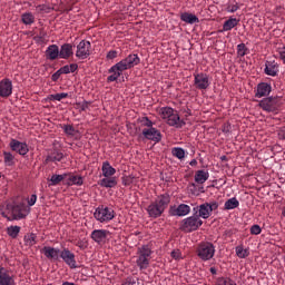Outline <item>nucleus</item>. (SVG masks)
Wrapping results in <instances>:
<instances>
[{"instance_id": "obj_57", "label": "nucleus", "mask_w": 285, "mask_h": 285, "mask_svg": "<svg viewBox=\"0 0 285 285\" xmlns=\"http://www.w3.org/2000/svg\"><path fill=\"white\" fill-rule=\"evenodd\" d=\"M76 246H78V248H81L83 250V248H87L86 243H83V240H79Z\"/></svg>"}, {"instance_id": "obj_64", "label": "nucleus", "mask_w": 285, "mask_h": 285, "mask_svg": "<svg viewBox=\"0 0 285 285\" xmlns=\"http://www.w3.org/2000/svg\"><path fill=\"white\" fill-rule=\"evenodd\" d=\"M191 186H194V187H195V184H191Z\"/></svg>"}, {"instance_id": "obj_29", "label": "nucleus", "mask_w": 285, "mask_h": 285, "mask_svg": "<svg viewBox=\"0 0 285 285\" xmlns=\"http://www.w3.org/2000/svg\"><path fill=\"white\" fill-rule=\"evenodd\" d=\"M180 21L193 26V23H199V18L193 13L184 12L180 14Z\"/></svg>"}, {"instance_id": "obj_9", "label": "nucleus", "mask_w": 285, "mask_h": 285, "mask_svg": "<svg viewBox=\"0 0 285 285\" xmlns=\"http://www.w3.org/2000/svg\"><path fill=\"white\" fill-rule=\"evenodd\" d=\"M9 148L12 150V153H17L21 157H26L28 153H30V148L28 147V144L24 141H19L18 139L11 138L9 142Z\"/></svg>"}, {"instance_id": "obj_50", "label": "nucleus", "mask_w": 285, "mask_h": 285, "mask_svg": "<svg viewBox=\"0 0 285 285\" xmlns=\"http://www.w3.org/2000/svg\"><path fill=\"white\" fill-rule=\"evenodd\" d=\"M37 204V194H32L28 199V206H35Z\"/></svg>"}, {"instance_id": "obj_5", "label": "nucleus", "mask_w": 285, "mask_h": 285, "mask_svg": "<svg viewBox=\"0 0 285 285\" xmlns=\"http://www.w3.org/2000/svg\"><path fill=\"white\" fill-rule=\"evenodd\" d=\"M215 245L210 242H203L196 248V255L200 262H210L215 257Z\"/></svg>"}, {"instance_id": "obj_33", "label": "nucleus", "mask_w": 285, "mask_h": 285, "mask_svg": "<svg viewBox=\"0 0 285 285\" xmlns=\"http://www.w3.org/2000/svg\"><path fill=\"white\" fill-rule=\"evenodd\" d=\"M21 21L24 26H32L35 23V14L32 12H24L21 14Z\"/></svg>"}, {"instance_id": "obj_32", "label": "nucleus", "mask_w": 285, "mask_h": 285, "mask_svg": "<svg viewBox=\"0 0 285 285\" xmlns=\"http://www.w3.org/2000/svg\"><path fill=\"white\" fill-rule=\"evenodd\" d=\"M237 23H239V20L237 18H229L223 24L224 32H228V31L233 30V28L237 27Z\"/></svg>"}, {"instance_id": "obj_55", "label": "nucleus", "mask_w": 285, "mask_h": 285, "mask_svg": "<svg viewBox=\"0 0 285 285\" xmlns=\"http://www.w3.org/2000/svg\"><path fill=\"white\" fill-rule=\"evenodd\" d=\"M230 124H228V122H226V124H224L223 126H222V130H223V132H225V135L226 134H228V132H230Z\"/></svg>"}, {"instance_id": "obj_22", "label": "nucleus", "mask_w": 285, "mask_h": 285, "mask_svg": "<svg viewBox=\"0 0 285 285\" xmlns=\"http://www.w3.org/2000/svg\"><path fill=\"white\" fill-rule=\"evenodd\" d=\"M65 180L67 186H83V177L79 175L68 174Z\"/></svg>"}, {"instance_id": "obj_16", "label": "nucleus", "mask_w": 285, "mask_h": 285, "mask_svg": "<svg viewBox=\"0 0 285 285\" xmlns=\"http://www.w3.org/2000/svg\"><path fill=\"white\" fill-rule=\"evenodd\" d=\"M264 72L268 77H277L279 75V65L275 60H267Z\"/></svg>"}, {"instance_id": "obj_28", "label": "nucleus", "mask_w": 285, "mask_h": 285, "mask_svg": "<svg viewBox=\"0 0 285 285\" xmlns=\"http://www.w3.org/2000/svg\"><path fill=\"white\" fill-rule=\"evenodd\" d=\"M63 159V153H61L59 149H53L46 158V161H52L53 164H57V161H61Z\"/></svg>"}, {"instance_id": "obj_59", "label": "nucleus", "mask_w": 285, "mask_h": 285, "mask_svg": "<svg viewBox=\"0 0 285 285\" xmlns=\"http://www.w3.org/2000/svg\"><path fill=\"white\" fill-rule=\"evenodd\" d=\"M130 284H132V278H127L125 284H122V285H130Z\"/></svg>"}, {"instance_id": "obj_43", "label": "nucleus", "mask_w": 285, "mask_h": 285, "mask_svg": "<svg viewBox=\"0 0 285 285\" xmlns=\"http://www.w3.org/2000/svg\"><path fill=\"white\" fill-rule=\"evenodd\" d=\"M50 101H61V99H68V94H55L49 96Z\"/></svg>"}, {"instance_id": "obj_63", "label": "nucleus", "mask_w": 285, "mask_h": 285, "mask_svg": "<svg viewBox=\"0 0 285 285\" xmlns=\"http://www.w3.org/2000/svg\"><path fill=\"white\" fill-rule=\"evenodd\" d=\"M128 184H129V183H128V181H126V183H125V186H128Z\"/></svg>"}, {"instance_id": "obj_53", "label": "nucleus", "mask_w": 285, "mask_h": 285, "mask_svg": "<svg viewBox=\"0 0 285 285\" xmlns=\"http://www.w3.org/2000/svg\"><path fill=\"white\" fill-rule=\"evenodd\" d=\"M61 75H70V66L66 65L61 67L60 69Z\"/></svg>"}, {"instance_id": "obj_20", "label": "nucleus", "mask_w": 285, "mask_h": 285, "mask_svg": "<svg viewBox=\"0 0 285 285\" xmlns=\"http://www.w3.org/2000/svg\"><path fill=\"white\" fill-rule=\"evenodd\" d=\"M45 55H46V58L49 59V61H55L57 59H60L59 46L50 45L46 49Z\"/></svg>"}, {"instance_id": "obj_30", "label": "nucleus", "mask_w": 285, "mask_h": 285, "mask_svg": "<svg viewBox=\"0 0 285 285\" xmlns=\"http://www.w3.org/2000/svg\"><path fill=\"white\" fill-rule=\"evenodd\" d=\"M136 264L140 268V271H146V268H148V266H150V258L141 256V254H138Z\"/></svg>"}, {"instance_id": "obj_24", "label": "nucleus", "mask_w": 285, "mask_h": 285, "mask_svg": "<svg viewBox=\"0 0 285 285\" xmlns=\"http://www.w3.org/2000/svg\"><path fill=\"white\" fill-rule=\"evenodd\" d=\"M210 177L208 170L199 169L195 173L194 179L196 184H206Z\"/></svg>"}, {"instance_id": "obj_8", "label": "nucleus", "mask_w": 285, "mask_h": 285, "mask_svg": "<svg viewBox=\"0 0 285 285\" xmlns=\"http://www.w3.org/2000/svg\"><path fill=\"white\" fill-rule=\"evenodd\" d=\"M194 87L196 90H208V88H210V78L208 77V73H195Z\"/></svg>"}, {"instance_id": "obj_18", "label": "nucleus", "mask_w": 285, "mask_h": 285, "mask_svg": "<svg viewBox=\"0 0 285 285\" xmlns=\"http://www.w3.org/2000/svg\"><path fill=\"white\" fill-rule=\"evenodd\" d=\"M42 253L47 259H53L55 262H59V258L61 257V250L50 246H45Z\"/></svg>"}, {"instance_id": "obj_35", "label": "nucleus", "mask_w": 285, "mask_h": 285, "mask_svg": "<svg viewBox=\"0 0 285 285\" xmlns=\"http://www.w3.org/2000/svg\"><path fill=\"white\" fill-rule=\"evenodd\" d=\"M68 179V174H62V175H52L50 178L51 186H59L61 181H65Z\"/></svg>"}, {"instance_id": "obj_36", "label": "nucleus", "mask_w": 285, "mask_h": 285, "mask_svg": "<svg viewBox=\"0 0 285 285\" xmlns=\"http://www.w3.org/2000/svg\"><path fill=\"white\" fill-rule=\"evenodd\" d=\"M62 129L67 137H77V134L79 132L72 125H63Z\"/></svg>"}, {"instance_id": "obj_2", "label": "nucleus", "mask_w": 285, "mask_h": 285, "mask_svg": "<svg viewBox=\"0 0 285 285\" xmlns=\"http://www.w3.org/2000/svg\"><path fill=\"white\" fill-rule=\"evenodd\" d=\"M168 204H170V195L163 194L158 196L154 202L149 204L147 207V213L151 219H157L164 215L166 208H168Z\"/></svg>"}, {"instance_id": "obj_23", "label": "nucleus", "mask_w": 285, "mask_h": 285, "mask_svg": "<svg viewBox=\"0 0 285 285\" xmlns=\"http://www.w3.org/2000/svg\"><path fill=\"white\" fill-rule=\"evenodd\" d=\"M60 59H70L75 55V51L72 50V45L65 43L60 47Z\"/></svg>"}, {"instance_id": "obj_1", "label": "nucleus", "mask_w": 285, "mask_h": 285, "mask_svg": "<svg viewBox=\"0 0 285 285\" xmlns=\"http://www.w3.org/2000/svg\"><path fill=\"white\" fill-rule=\"evenodd\" d=\"M141 63V59L136 53H130L122 60L118 61L114 66L108 69L107 83H112L115 81H119V78L126 70H131L135 66H139Z\"/></svg>"}, {"instance_id": "obj_38", "label": "nucleus", "mask_w": 285, "mask_h": 285, "mask_svg": "<svg viewBox=\"0 0 285 285\" xmlns=\"http://www.w3.org/2000/svg\"><path fill=\"white\" fill-rule=\"evenodd\" d=\"M24 244L26 246H35V244H37V234L31 233V234H27L24 235Z\"/></svg>"}, {"instance_id": "obj_42", "label": "nucleus", "mask_w": 285, "mask_h": 285, "mask_svg": "<svg viewBox=\"0 0 285 285\" xmlns=\"http://www.w3.org/2000/svg\"><path fill=\"white\" fill-rule=\"evenodd\" d=\"M248 55V48L245 43L237 45V56L238 57H246Z\"/></svg>"}, {"instance_id": "obj_52", "label": "nucleus", "mask_w": 285, "mask_h": 285, "mask_svg": "<svg viewBox=\"0 0 285 285\" xmlns=\"http://www.w3.org/2000/svg\"><path fill=\"white\" fill-rule=\"evenodd\" d=\"M171 257L173 259H181V252H179V249L173 250Z\"/></svg>"}, {"instance_id": "obj_15", "label": "nucleus", "mask_w": 285, "mask_h": 285, "mask_svg": "<svg viewBox=\"0 0 285 285\" xmlns=\"http://www.w3.org/2000/svg\"><path fill=\"white\" fill-rule=\"evenodd\" d=\"M273 92V86L268 82H261L257 85L255 97L262 99V97H268Z\"/></svg>"}, {"instance_id": "obj_27", "label": "nucleus", "mask_w": 285, "mask_h": 285, "mask_svg": "<svg viewBox=\"0 0 285 285\" xmlns=\"http://www.w3.org/2000/svg\"><path fill=\"white\" fill-rule=\"evenodd\" d=\"M190 213V206L186 204H180L171 215H176L177 217H186Z\"/></svg>"}, {"instance_id": "obj_19", "label": "nucleus", "mask_w": 285, "mask_h": 285, "mask_svg": "<svg viewBox=\"0 0 285 285\" xmlns=\"http://www.w3.org/2000/svg\"><path fill=\"white\" fill-rule=\"evenodd\" d=\"M0 285H17L14 276L6 267H0Z\"/></svg>"}, {"instance_id": "obj_41", "label": "nucleus", "mask_w": 285, "mask_h": 285, "mask_svg": "<svg viewBox=\"0 0 285 285\" xmlns=\"http://www.w3.org/2000/svg\"><path fill=\"white\" fill-rule=\"evenodd\" d=\"M236 255L240 259H246V257H248V255H250V253L248 252V249H245L243 246H237L236 247Z\"/></svg>"}, {"instance_id": "obj_12", "label": "nucleus", "mask_w": 285, "mask_h": 285, "mask_svg": "<svg viewBox=\"0 0 285 285\" xmlns=\"http://www.w3.org/2000/svg\"><path fill=\"white\" fill-rule=\"evenodd\" d=\"M60 259H62V262H65L69 268H77V258L75 253H72L70 249L62 248L60 252Z\"/></svg>"}, {"instance_id": "obj_61", "label": "nucleus", "mask_w": 285, "mask_h": 285, "mask_svg": "<svg viewBox=\"0 0 285 285\" xmlns=\"http://www.w3.org/2000/svg\"><path fill=\"white\" fill-rule=\"evenodd\" d=\"M39 39H43V33H40Z\"/></svg>"}, {"instance_id": "obj_7", "label": "nucleus", "mask_w": 285, "mask_h": 285, "mask_svg": "<svg viewBox=\"0 0 285 285\" xmlns=\"http://www.w3.org/2000/svg\"><path fill=\"white\" fill-rule=\"evenodd\" d=\"M204 220L199 218V216L194 215L189 216L187 218H184L180 223V230L183 233H193L195 230H198L200 226H203Z\"/></svg>"}, {"instance_id": "obj_17", "label": "nucleus", "mask_w": 285, "mask_h": 285, "mask_svg": "<svg viewBox=\"0 0 285 285\" xmlns=\"http://www.w3.org/2000/svg\"><path fill=\"white\" fill-rule=\"evenodd\" d=\"M110 232L107 229H95L90 234V238L96 242V244H104L108 239Z\"/></svg>"}, {"instance_id": "obj_34", "label": "nucleus", "mask_w": 285, "mask_h": 285, "mask_svg": "<svg viewBox=\"0 0 285 285\" xmlns=\"http://www.w3.org/2000/svg\"><path fill=\"white\" fill-rule=\"evenodd\" d=\"M171 155L181 161V159L186 158V150H184L181 147H174L171 149Z\"/></svg>"}, {"instance_id": "obj_40", "label": "nucleus", "mask_w": 285, "mask_h": 285, "mask_svg": "<svg viewBox=\"0 0 285 285\" xmlns=\"http://www.w3.org/2000/svg\"><path fill=\"white\" fill-rule=\"evenodd\" d=\"M4 165L14 166V155L10 151H3Z\"/></svg>"}, {"instance_id": "obj_11", "label": "nucleus", "mask_w": 285, "mask_h": 285, "mask_svg": "<svg viewBox=\"0 0 285 285\" xmlns=\"http://www.w3.org/2000/svg\"><path fill=\"white\" fill-rule=\"evenodd\" d=\"M91 48L92 45L90 43V41L81 40L77 46L76 57L81 60L88 59L90 56Z\"/></svg>"}, {"instance_id": "obj_25", "label": "nucleus", "mask_w": 285, "mask_h": 285, "mask_svg": "<svg viewBox=\"0 0 285 285\" xmlns=\"http://www.w3.org/2000/svg\"><path fill=\"white\" fill-rule=\"evenodd\" d=\"M98 184L101 186V188H115L117 186V177L109 176L100 179Z\"/></svg>"}, {"instance_id": "obj_48", "label": "nucleus", "mask_w": 285, "mask_h": 285, "mask_svg": "<svg viewBox=\"0 0 285 285\" xmlns=\"http://www.w3.org/2000/svg\"><path fill=\"white\" fill-rule=\"evenodd\" d=\"M217 285H237L235 282L230 281L229 278H219L217 281Z\"/></svg>"}, {"instance_id": "obj_37", "label": "nucleus", "mask_w": 285, "mask_h": 285, "mask_svg": "<svg viewBox=\"0 0 285 285\" xmlns=\"http://www.w3.org/2000/svg\"><path fill=\"white\" fill-rule=\"evenodd\" d=\"M7 233L9 235V237H11L12 239H17V237H19V233H21V227L19 226H10L7 228Z\"/></svg>"}, {"instance_id": "obj_45", "label": "nucleus", "mask_w": 285, "mask_h": 285, "mask_svg": "<svg viewBox=\"0 0 285 285\" xmlns=\"http://www.w3.org/2000/svg\"><path fill=\"white\" fill-rule=\"evenodd\" d=\"M226 10L232 13L237 12V10H239V4L237 2L235 3L228 2Z\"/></svg>"}, {"instance_id": "obj_6", "label": "nucleus", "mask_w": 285, "mask_h": 285, "mask_svg": "<svg viewBox=\"0 0 285 285\" xmlns=\"http://www.w3.org/2000/svg\"><path fill=\"white\" fill-rule=\"evenodd\" d=\"M115 209L100 205L96 208L94 213V217L97 222H100V224H108L109 222H112L115 219Z\"/></svg>"}, {"instance_id": "obj_21", "label": "nucleus", "mask_w": 285, "mask_h": 285, "mask_svg": "<svg viewBox=\"0 0 285 285\" xmlns=\"http://www.w3.org/2000/svg\"><path fill=\"white\" fill-rule=\"evenodd\" d=\"M194 212L198 213L197 217H202L203 219H208V217H210L212 215L210 208L208 207V203L195 207Z\"/></svg>"}, {"instance_id": "obj_60", "label": "nucleus", "mask_w": 285, "mask_h": 285, "mask_svg": "<svg viewBox=\"0 0 285 285\" xmlns=\"http://www.w3.org/2000/svg\"><path fill=\"white\" fill-rule=\"evenodd\" d=\"M189 166H197V159H193V160L189 163Z\"/></svg>"}, {"instance_id": "obj_31", "label": "nucleus", "mask_w": 285, "mask_h": 285, "mask_svg": "<svg viewBox=\"0 0 285 285\" xmlns=\"http://www.w3.org/2000/svg\"><path fill=\"white\" fill-rule=\"evenodd\" d=\"M235 208H239V200L236 197L229 198L225 202L224 210H235Z\"/></svg>"}, {"instance_id": "obj_44", "label": "nucleus", "mask_w": 285, "mask_h": 285, "mask_svg": "<svg viewBox=\"0 0 285 285\" xmlns=\"http://www.w3.org/2000/svg\"><path fill=\"white\" fill-rule=\"evenodd\" d=\"M140 124H141V126H145L146 128H153V126H155V122H153V120H149L148 117H142L140 119Z\"/></svg>"}, {"instance_id": "obj_54", "label": "nucleus", "mask_w": 285, "mask_h": 285, "mask_svg": "<svg viewBox=\"0 0 285 285\" xmlns=\"http://www.w3.org/2000/svg\"><path fill=\"white\" fill-rule=\"evenodd\" d=\"M88 108H90V102L88 101H83L81 105H80V110L82 112H86V110H88Z\"/></svg>"}, {"instance_id": "obj_39", "label": "nucleus", "mask_w": 285, "mask_h": 285, "mask_svg": "<svg viewBox=\"0 0 285 285\" xmlns=\"http://www.w3.org/2000/svg\"><path fill=\"white\" fill-rule=\"evenodd\" d=\"M138 255L146 257L147 259H150V256L153 255V250L148 245H144L138 249Z\"/></svg>"}, {"instance_id": "obj_13", "label": "nucleus", "mask_w": 285, "mask_h": 285, "mask_svg": "<svg viewBox=\"0 0 285 285\" xmlns=\"http://www.w3.org/2000/svg\"><path fill=\"white\" fill-rule=\"evenodd\" d=\"M141 135L142 137H145V139H148L149 141H155L156 144H159V141H161V131H159V129L155 127L142 129Z\"/></svg>"}, {"instance_id": "obj_62", "label": "nucleus", "mask_w": 285, "mask_h": 285, "mask_svg": "<svg viewBox=\"0 0 285 285\" xmlns=\"http://www.w3.org/2000/svg\"><path fill=\"white\" fill-rule=\"evenodd\" d=\"M283 216L285 217V208H284V210H283Z\"/></svg>"}, {"instance_id": "obj_51", "label": "nucleus", "mask_w": 285, "mask_h": 285, "mask_svg": "<svg viewBox=\"0 0 285 285\" xmlns=\"http://www.w3.org/2000/svg\"><path fill=\"white\" fill-rule=\"evenodd\" d=\"M61 71H60V69H58L52 76H51V80L52 81H59V78L61 77Z\"/></svg>"}, {"instance_id": "obj_56", "label": "nucleus", "mask_w": 285, "mask_h": 285, "mask_svg": "<svg viewBox=\"0 0 285 285\" xmlns=\"http://www.w3.org/2000/svg\"><path fill=\"white\" fill-rule=\"evenodd\" d=\"M69 70L70 72H77V70H79V65L77 63L69 65Z\"/></svg>"}, {"instance_id": "obj_3", "label": "nucleus", "mask_w": 285, "mask_h": 285, "mask_svg": "<svg viewBox=\"0 0 285 285\" xmlns=\"http://www.w3.org/2000/svg\"><path fill=\"white\" fill-rule=\"evenodd\" d=\"M7 210H9L11 217L6 215V212L2 213V216L6 217L8 222H19L20 219H26V217L30 215V207L23 203L7 205Z\"/></svg>"}, {"instance_id": "obj_58", "label": "nucleus", "mask_w": 285, "mask_h": 285, "mask_svg": "<svg viewBox=\"0 0 285 285\" xmlns=\"http://www.w3.org/2000/svg\"><path fill=\"white\" fill-rule=\"evenodd\" d=\"M209 273H212V275H216L217 274V268L210 267Z\"/></svg>"}, {"instance_id": "obj_10", "label": "nucleus", "mask_w": 285, "mask_h": 285, "mask_svg": "<svg viewBox=\"0 0 285 285\" xmlns=\"http://www.w3.org/2000/svg\"><path fill=\"white\" fill-rule=\"evenodd\" d=\"M259 107L265 110V112H277V110H279V100L268 97L259 101Z\"/></svg>"}, {"instance_id": "obj_49", "label": "nucleus", "mask_w": 285, "mask_h": 285, "mask_svg": "<svg viewBox=\"0 0 285 285\" xmlns=\"http://www.w3.org/2000/svg\"><path fill=\"white\" fill-rule=\"evenodd\" d=\"M208 204V207H209V212L213 213L214 210H217V208H219V203L217 202H210V203H207Z\"/></svg>"}, {"instance_id": "obj_26", "label": "nucleus", "mask_w": 285, "mask_h": 285, "mask_svg": "<svg viewBox=\"0 0 285 285\" xmlns=\"http://www.w3.org/2000/svg\"><path fill=\"white\" fill-rule=\"evenodd\" d=\"M101 171L104 177H115V175L117 174V169L110 166V163L108 160L102 163Z\"/></svg>"}, {"instance_id": "obj_4", "label": "nucleus", "mask_w": 285, "mask_h": 285, "mask_svg": "<svg viewBox=\"0 0 285 285\" xmlns=\"http://www.w3.org/2000/svg\"><path fill=\"white\" fill-rule=\"evenodd\" d=\"M159 115L161 119L166 120V124L168 126H171L174 128H184L186 125V121H184L180 117L179 114L171 107H161L159 110Z\"/></svg>"}, {"instance_id": "obj_14", "label": "nucleus", "mask_w": 285, "mask_h": 285, "mask_svg": "<svg viewBox=\"0 0 285 285\" xmlns=\"http://www.w3.org/2000/svg\"><path fill=\"white\" fill-rule=\"evenodd\" d=\"M12 95V80L4 78L0 81V97L8 99Z\"/></svg>"}, {"instance_id": "obj_46", "label": "nucleus", "mask_w": 285, "mask_h": 285, "mask_svg": "<svg viewBox=\"0 0 285 285\" xmlns=\"http://www.w3.org/2000/svg\"><path fill=\"white\" fill-rule=\"evenodd\" d=\"M117 57H119V51L117 50H109L107 52V56L106 58L109 60V61H112V59H117Z\"/></svg>"}, {"instance_id": "obj_47", "label": "nucleus", "mask_w": 285, "mask_h": 285, "mask_svg": "<svg viewBox=\"0 0 285 285\" xmlns=\"http://www.w3.org/2000/svg\"><path fill=\"white\" fill-rule=\"evenodd\" d=\"M249 233L250 235H262V227L259 225H253Z\"/></svg>"}]
</instances>
